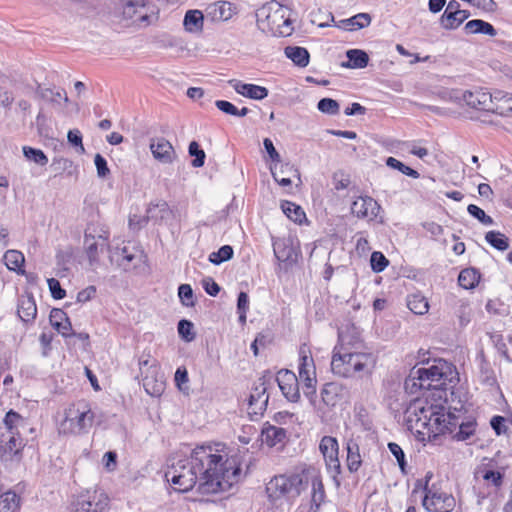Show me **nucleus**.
Here are the masks:
<instances>
[{
    "instance_id": "17",
    "label": "nucleus",
    "mask_w": 512,
    "mask_h": 512,
    "mask_svg": "<svg viewBox=\"0 0 512 512\" xmlns=\"http://www.w3.org/2000/svg\"><path fill=\"white\" fill-rule=\"evenodd\" d=\"M228 83L238 94L254 100H262L269 93L268 89L263 86L243 83L237 79H231Z\"/></svg>"
},
{
    "instance_id": "18",
    "label": "nucleus",
    "mask_w": 512,
    "mask_h": 512,
    "mask_svg": "<svg viewBox=\"0 0 512 512\" xmlns=\"http://www.w3.org/2000/svg\"><path fill=\"white\" fill-rule=\"evenodd\" d=\"M208 13L215 21H228L238 12L235 4L228 1H218L208 8Z\"/></svg>"
},
{
    "instance_id": "38",
    "label": "nucleus",
    "mask_w": 512,
    "mask_h": 512,
    "mask_svg": "<svg viewBox=\"0 0 512 512\" xmlns=\"http://www.w3.org/2000/svg\"><path fill=\"white\" fill-rule=\"evenodd\" d=\"M4 261L7 268L11 271H16L18 273L24 274V271L21 270V267L25 261L24 255L17 250H8L4 254Z\"/></svg>"
},
{
    "instance_id": "30",
    "label": "nucleus",
    "mask_w": 512,
    "mask_h": 512,
    "mask_svg": "<svg viewBox=\"0 0 512 512\" xmlns=\"http://www.w3.org/2000/svg\"><path fill=\"white\" fill-rule=\"evenodd\" d=\"M346 56L348 58V63L344 65L345 67L353 69H362L368 65L369 56L363 50L350 49L346 52Z\"/></svg>"
},
{
    "instance_id": "26",
    "label": "nucleus",
    "mask_w": 512,
    "mask_h": 512,
    "mask_svg": "<svg viewBox=\"0 0 512 512\" xmlns=\"http://www.w3.org/2000/svg\"><path fill=\"white\" fill-rule=\"evenodd\" d=\"M204 16L200 10H188L184 16L183 25L186 31L195 33L203 30Z\"/></svg>"
},
{
    "instance_id": "57",
    "label": "nucleus",
    "mask_w": 512,
    "mask_h": 512,
    "mask_svg": "<svg viewBox=\"0 0 512 512\" xmlns=\"http://www.w3.org/2000/svg\"><path fill=\"white\" fill-rule=\"evenodd\" d=\"M47 283H48V287H49L51 296L54 299L60 300L66 296V291L61 287V284L57 279L49 278L47 280Z\"/></svg>"
},
{
    "instance_id": "58",
    "label": "nucleus",
    "mask_w": 512,
    "mask_h": 512,
    "mask_svg": "<svg viewBox=\"0 0 512 512\" xmlns=\"http://www.w3.org/2000/svg\"><path fill=\"white\" fill-rule=\"evenodd\" d=\"M49 320L54 328H59L62 322L69 320V318L62 309L54 308L50 312Z\"/></svg>"
},
{
    "instance_id": "61",
    "label": "nucleus",
    "mask_w": 512,
    "mask_h": 512,
    "mask_svg": "<svg viewBox=\"0 0 512 512\" xmlns=\"http://www.w3.org/2000/svg\"><path fill=\"white\" fill-rule=\"evenodd\" d=\"M215 106L225 114L236 116L238 108L231 102L226 100H217Z\"/></svg>"
},
{
    "instance_id": "14",
    "label": "nucleus",
    "mask_w": 512,
    "mask_h": 512,
    "mask_svg": "<svg viewBox=\"0 0 512 512\" xmlns=\"http://www.w3.org/2000/svg\"><path fill=\"white\" fill-rule=\"evenodd\" d=\"M150 151L155 160L162 164H171L177 158L172 144L163 137H155L150 140Z\"/></svg>"
},
{
    "instance_id": "64",
    "label": "nucleus",
    "mask_w": 512,
    "mask_h": 512,
    "mask_svg": "<svg viewBox=\"0 0 512 512\" xmlns=\"http://www.w3.org/2000/svg\"><path fill=\"white\" fill-rule=\"evenodd\" d=\"M493 113L503 117H512V102H503L494 105Z\"/></svg>"
},
{
    "instance_id": "42",
    "label": "nucleus",
    "mask_w": 512,
    "mask_h": 512,
    "mask_svg": "<svg viewBox=\"0 0 512 512\" xmlns=\"http://www.w3.org/2000/svg\"><path fill=\"white\" fill-rule=\"evenodd\" d=\"M20 506V497L14 491H7L0 495V507L3 510L15 512Z\"/></svg>"
},
{
    "instance_id": "35",
    "label": "nucleus",
    "mask_w": 512,
    "mask_h": 512,
    "mask_svg": "<svg viewBox=\"0 0 512 512\" xmlns=\"http://www.w3.org/2000/svg\"><path fill=\"white\" fill-rule=\"evenodd\" d=\"M480 274L474 268L463 269L458 276V283L464 289H473L479 282Z\"/></svg>"
},
{
    "instance_id": "8",
    "label": "nucleus",
    "mask_w": 512,
    "mask_h": 512,
    "mask_svg": "<svg viewBox=\"0 0 512 512\" xmlns=\"http://www.w3.org/2000/svg\"><path fill=\"white\" fill-rule=\"evenodd\" d=\"M299 360L298 372L303 382V392L308 398H312L316 394V368L310 352L305 347L300 348Z\"/></svg>"
},
{
    "instance_id": "37",
    "label": "nucleus",
    "mask_w": 512,
    "mask_h": 512,
    "mask_svg": "<svg viewBox=\"0 0 512 512\" xmlns=\"http://www.w3.org/2000/svg\"><path fill=\"white\" fill-rule=\"evenodd\" d=\"M3 422L9 434L19 433V428H23L26 425V420L14 410L6 413Z\"/></svg>"
},
{
    "instance_id": "52",
    "label": "nucleus",
    "mask_w": 512,
    "mask_h": 512,
    "mask_svg": "<svg viewBox=\"0 0 512 512\" xmlns=\"http://www.w3.org/2000/svg\"><path fill=\"white\" fill-rule=\"evenodd\" d=\"M371 268L374 272L380 273L388 266L389 261L383 253L374 251L370 258Z\"/></svg>"
},
{
    "instance_id": "6",
    "label": "nucleus",
    "mask_w": 512,
    "mask_h": 512,
    "mask_svg": "<svg viewBox=\"0 0 512 512\" xmlns=\"http://www.w3.org/2000/svg\"><path fill=\"white\" fill-rule=\"evenodd\" d=\"M93 420L94 413L86 403L72 404L65 411V418L60 423L59 432L74 435L87 433L92 427Z\"/></svg>"
},
{
    "instance_id": "29",
    "label": "nucleus",
    "mask_w": 512,
    "mask_h": 512,
    "mask_svg": "<svg viewBox=\"0 0 512 512\" xmlns=\"http://www.w3.org/2000/svg\"><path fill=\"white\" fill-rule=\"evenodd\" d=\"M285 55L299 67H306L309 64L310 55L306 48L288 46L285 48Z\"/></svg>"
},
{
    "instance_id": "27",
    "label": "nucleus",
    "mask_w": 512,
    "mask_h": 512,
    "mask_svg": "<svg viewBox=\"0 0 512 512\" xmlns=\"http://www.w3.org/2000/svg\"><path fill=\"white\" fill-rule=\"evenodd\" d=\"M347 467L351 473L357 472L361 466L362 459L360 455L359 445L353 439L347 442Z\"/></svg>"
},
{
    "instance_id": "51",
    "label": "nucleus",
    "mask_w": 512,
    "mask_h": 512,
    "mask_svg": "<svg viewBox=\"0 0 512 512\" xmlns=\"http://www.w3.org/2000/svg\"><path fill=\"white\" fill-rule=\"evenodd\" d=\"M317 108L320 112L328 114V115H336L339 113V103L331 98H322L318 104Z\"/></svg>"
},
{
    "instance_id": "56",
    "label": "nucleus",
    "mask_w": 512,
    "mask_h": 512,
    "mask_svg": "<svg viewBox=\"0 0 512 512\" xmlns=\"http://www.w3.org/2000/svg\"><path fill=\"white\" fill-rule=\"evenodd\" d=\"M388 448L391 454L396 458L397 463L399 465V468L403 473H405V468L407 465L406 459H405V453L402 450V448L394 442L388 443Z\"/></svg>"
},
{
    "instance_id": "5",
    "label": "nucleus",
    "mask_w": 512,
    "mask_h": 512,
    "mask_svg": "<svg viewBox=\"0 0 512 512\" xmlns=\"http://www.w3.org/2000/svg\"><path fill=\"white\" fill-rule=\"evenodd\" d=\"M307 467L303 466L291 474H281L273 477L267 485L269 496L273 498L281 496L298 497L307 489Z\"/></svg>"
},
{
    "instance_id": "3",
    "label": "nucleus",
    "mask_w": 512,
    "mask_h": 512,
    "mask_svg": "<svg viewBox=\"0 0 512 512\" xmlns=\"http://www.w3.org/2000/svg\"><path fill=\"white\" fill-rule=\"evenodd\" d=\"M456 378V368L452 363L444 359H435L428 367H413L405 385L414 393L422 389H443Z\"/></svg>"
},
{
    "instance_id": "63",
    "label": "nucleus",
    "mask_w": 512,
    "mask_h": 512,
    "mask_svg": "<svg viewBox=\"0 0 512 512\" xmlns=\"http://www.w3.org/2000/svg\"><path fill=\"white\" fill-rule=\"evenodd\" d=\"M68 142L74 146L79 147L81 152H84V146L82 143L81 132L77 129L70 130L67 134Z\"/></svg>"
},
{
    "instance_id": "23",
    "label": "nucleus",
    "mask_w": 512,
    "mask_h": 512,
    "mask_svg": "<svg viewBox=\"0 0 512 512\" xmlns=\"http://www.w3.org/2000/svg\"><path fill=\"white\" fill-rule=\"evenodd\" d=\"M84 239L99 241L100 245L109 246V231L105 225L91 222L85 229Z\"/></svg>"
},
{
    "instance_id": "13",
    "label": "nucleus",
    "mask_w": 512,
    "mask_h": 512,
    "mask_svg": "<svg viewBox=\"0 0 512 512\" xmlns=\"http://www.w3.org/2000/svg\"><path fill=\"white\" fill-rule=\"evenodd\" d=\"M334 349L366 351L360 332L354 325L339 329L338 345H336Z\"/></svg>"
},
{
    "instance_id": "9",
    "label": "nucleus",
    "mask_w": 512,
    "mask_h": 512,
    "mask_svg": "<svg viewBox=\"0 0 512 512\" xmlns=\"http://www.w3.org/2000/svg\"><path fill=\"white\" fill-rule=\"evenodd\" d=\"M319 450L325 460L328 473L335 483L339 485L340 482L338 480V476L341 473V464L338 458L339 445L337 439L332 436L322 437L319 444Z\"/></svg>"
},
{
    "instance_id": "21",
    "label": "nucleus",
    "mask_w": 512,
    "mask_h": 512,
    "mask_svg": "<svg viewBox=\"0 0 512 512\" xmlns=\"http://www.w3.org/2000/svg\"><path fill=\"white\" fill-rule=\"evenodd\" d=\"M123 14L129 18H134L138 15L135 21L147 22L149 16L146 11H143L146 6V0H122Z\"/></svg>"
},
{
    "instance_id": "50",
    "label": "nucleus",
    "mask_w": 512,
    "mask_h": 512,
    "mask_svg": "<svg viewBox=\"0 0 512 512\" xmlns=\"http://www.w3.org/2000/svg\"><path fill=\"white\" fill-rule=\"evenodd\" d=\"M467 211L472 217L476 218L479 222L486 226L494 224V220L492 219V217L487 215L483 209H481L475 204L468 205Z\"/></svg>"
},
{
    "instance_id": "60",
    "label": "nucleus",
    "mask_w": 512,
    "mask_h": 512,
    "mask_svg": "<svg viewBox=\"0 0 512 512\" xmlns=\"http://www.w3.org/2000/svg\"><path fill=\"white\" fill-rule=\"evenodd\" d=\"M94 164L96 166L97 174L99 177H106L110 173L107 161L101 154L95 155Z\"/></svg>"
},
{
    "instance_id": "1",
    "label": "nucleus",
    "mask_w": 512,
    "mask_h": 512,
    "mask_svg": "<svg viewBox=\"0 0 512 512\" xmlns=\"http://www.w3.org/2000/svg\"><path fill=\"white\" fill-rule=\"evenodd\" d=\"M238 456L223 459L211 446H198L190 458L178 460L168 466L165 477L179 492H187L197 485L201 494L228 491L240 479Z\"/></svg>"
},
{
    "instance_id": "2",
    "label": "nucleus",
    "mask_w": 512,
    "mask_h": 512,
    "mask_svg": "<svg viewBox=\"0 0 512 512\" xmlns=\"http://www.w3.org/2000/svg\"><path fill=\"white\" fill-rule=\"evenodd\" d=\"M404 418L409 430L427 435L429 439L452 433L457 425L455 413L446 411L442 405L428 404L421 399L409 404Z\"/></svg>"
},
{
    "instance_id": "10",
    "label": "nucleus",
    "mask_w": 512,
    "mask_h": 512,
    "mask_svg": "<svg viewBox=\"0 0 512 512\" xmlns=\"http://www.w3.org/2000/svg\"><path fill=\"white\" fill-rule=\"evenodd\" d=\"M306 477L307 487L311 485V510L316 512L326 498L322 477L319 471L312 466L306 468Z\"/></svg>"
},
{
    "instance_id": "55",
    "label": "nucleus",
    "mask_w": 512,
    "mask_h": 512,
    "mask_svg": "<svg viewBox=\"0 0 512 512\" xmlns=\"http://www.w3.org/2000/svg\"><path fill=\"white\" fill-rule=\"evenodd\" d=\"M178 296L184 306H194L193 290L189 284H181L178 287Z\"/></svg>"
},
{
    "instance_id": "44",
    "label": "nucleus",
    "mask_w": 512,
    "mask_h": 512,
    "mask_svg": "<svg viewBox=\"0 0 512 512\" xmlns=\"http://www.w3.org/2000/svg\"><path fill=\"white\" fill-rule=\"evenodd\" d=\"M23 154L29 160L40 166H45L48 163V157L40 150L29 146L23 147Z\"/></svg>"
},
{
    "instance_id": "59",
    "label": "nucleus",
    "mask_w": 512,
    "mask_h": 512,
    "mask_svg": "<svg viewBox=\"0 0 512 512\" xmlns=\"http://www.w3.org/2000/svg\"><path fill=\"white\" fill-rule=\"evenodd\" d=\"M505 423L506 419L500 415L493 416L490 421V425L497 435H502L507 432Z\"/></svg>"
},
{
    "instance_id": "36",
    "label": "nucleus",
    "mask_w": 512,
    "mask_h": 512,
    "mask_svg": "<svg viewBox=\"0 0 512 512\" xmlns=\"http://www.w3.org/2000/svg\"><path fill=\"white\" fill-rule=\"evenodd\" d=\"M340 392L341 386L338 383L328 382L324 384L321 390L323 402L328 406H334L337 403Z\"/></svg>"
},
{
    "instance_id": "53",
    "label": "nucleus",
    "mask_w": 512,
    "mask_h": 512,
    "mask_svg": "<svg viewBox=\"0 0 512 512\" xmlns=\"http://www.w3.org/2000/svg\"><path fill=\"white\" fill-rule=\"evenodd\" d=\"M193 323L189 320L182 319L178 322V333L182 339L187 342L194 340Z\"/></svg>"
},
{
    "instance_id": "25",
    "label": "nucleus",
    "mask_w": 512,
    "mask_h": 512,
    "mask_svg": "<svg viewBox=\"0 0 512 512\" xmlns=\"http://www.w3.org/2000/svg\"><path fill=\"white\" fill-rule=\"evenodd\" d=\"M464 29L468 34H484L492 37L497 35V31L494 26L481 19L468 21L465 24Z\"/></svg>"
},
{
    "instance_id": "31",
    "label": "nucleus",
    "mask_w": 512,
    "mask_h": 512,
    "mask_svg": "<svg viewBox=\"0 0 512 512\" xmlns=\"http://www.w3.org/2000/svg\"><path fill=\"white\" fill-rule=\"evenodd\" d=\"M143 387L147 394L153 397H159L165 390V382L162 377L157 378L154 375H146L143 378Z\"/></svg>"
},
{
    "instance_id": "19",
    "label": "nucleus",
    "mask_w": 512,
    "mask_h": 512,
    "mask_svg": "<svg viewBox=\"0 0 512 512\" xmlns=\"http://www.w3.org/2000/svg\"><path fill=\"white\" fill-rule=\"evenodd\" d=\"M256 385L249 397V407L254 414H262L267 407L269 396L266 395V387L263 379Z\"/></svg>"
},
{
    "instance_id": "22",
    "label": "nucleus",
    "mask_w": 512,
    "mask_h": 512,
    "mask_svg": "<svg viewBox=\"0 0 512 512\" xmlns=\"http://www.w3.org/2000/svg\"><path fill=\"white\" fill-rule=\"evenodd\" d=\"M286 436L287 432L284 428L274 425L265 426L261 432L262 443H265L269 447H274L277 444L283 443Z\"/></svg>"
},
{
    "instance_id": "12",
    "label": "nucleus",
    "mask_w": 512,
    "mask_h": 512,
    "mask_svg": "<svg viewBox=\"0 0 512 512\" xmlns=\"http://www.w3.org/2000/svg\"><path fill=\"white\" fill-rule=\"evenodd\" d=\"M276 381L288 401L297 402L300 399L299 381L295 373L290 370H281L277 374Z\"/></svg>"
},
{
    "instance_id": "45",
    "label": "nucleus",
    "mask_w": 512,
    "mask_h": 512,
    "mask_svg": "<svg viewBox=\"0 0 512 512\" xmlns=\"http://www.w3.org/2000/svg\"><path fill=\"white\" fill-rule=\"evenodd\" d=\"M425 497L423 499V506L429 512L437 511V505L444 501L445 495L442 493L432 492L430 489H425Z\"/></svg>"
},
{
    "instance_id": "40",
    "label": "nucleus",
    "mask_w": 512,
    "mask_h": 512,
    "mask_svg": "<svg viewBox=\"0 0 512 512\" xmlns=\"http://www.w3.org/2000/svg\"><path fill=\"white\" fill-rule=\"evenodd\" d=\"M485 240L499 251H505L509 248V239L499 231H488Z\"/></svg>"
},
{
    "instance_id": "49",
    "label": "nucleus",
    "mask_w": 512,
    "mask_h": 512,
    "mask_svg": "<svg viewBox=\"0 0 512 512\" xmlns=\"http://www.w3.org/2000/svg\"><path fill=\"white\" fill-rule=\"evenodd\" d=\"M24 444L23 440L20 437L19 433H13L9 435V439L4 446L5 453H10L11 455H18L20 451L23 449Z\"/></svg>"
},
{
    "instance_id": "34",
    "label": "nucleus",
    "mask_w": 512,
    "mask_h": 512,
    "mask_svg": "<svg viewBox=\"0 0 512 512\" xmlns=\"http://www.w3.org/2000/svg\"><path fill=\"white\" fill-rule=\"evenodd\" d=\"M281 209L283 213L293 222L301 224L304 219H306V215L301 208V206L284 200L281 202Z\"/></svg>"
},
{
    "instance_id": "54",
    "label": "nucleus",
    "mask_w": 512,
    "mask_h": 512,
    "mask_svg": "<svg viewBox=\"0 0 512 512\" xmlns=\"http://www.w3.org/2000/svg\"><path fill=\"white\" fill-rule=\"evenodd\" d=\"M451 19L441 18V25L445 29H456L459 27L469 16L468 11H462L460 15H453Z\"/></svg>"
},
{
    "instance_id": "39",
    "label": "nucleus",
    "mask_w": 512,
    "mask_h": 512,
    "mask_svg": "<svg viewBox=\"0 0 512 512\" xmlns=\"http://www.w3.org/2000/svg\"><path fill=\"white\" fill-rule=\"evenodd\" d=\"M407 306L417 315H423L427 313L429 309L427 299L419 294L410 295L407 299Z\"/></svg>"
},
{
    "instance_id": "62",
    "label": "nucleus",
    "mask_w": 512,
    "mask_h": 512,
    "mask_svg": "<svg viewBox=\"0 0 512 512\" xmlns=\"http://www.w3.org/2000/svg\"><path fill=\"white\" fill-rule=\"evenodd\" d=\"M462 11L463 10L460 9V4L457 1L452 0L447 4V7L441 18L451 19L454 17L453 15H460Z\"/></svg>"
},
{
    "instance_id": "46",
    "label": "nucleus",
    "mask_w": 512,
    "mask_h": 512,
    "mask_svg": "<svg viewBox=\"0 0 512 512\" xmlns=\"http://www.w3.org/2000/svg\"><path fill=\"white\" fill-rule=\"evenodd\" d=\"M386 165L392 169H396L400 171L402 174L407 175L409 177H412L414 179H417L420 177V174L412 169L411 167L405 165L401 161L397 160L394 157H388L385 161Z\"/></svg>"
},
{
    "instance_id": "32",
    "label": "nucleus",
    "mask_w": 512,
    "mask_h": 512,
    "mask_svg": "<svg viewBox=\"0 0 512 512\" xmlns=\"http://www.w3.org/2000/svg\"><path fill=\"white\" fill-rule=\"evenodd\" d=\"M170 214V209L165 201H159L155 204H150L147 208V219L155 222H160L166 219Z\"/></svg>"
},
{
    "instance_id": "48",
    "label": "nucleus",
    "mask_w": 512,
    "mask_h": 512,
    "mask_svg": "<svg viewBox=\"0 0 512 512\" xmlns=\"http://www.w3.org/2000/svg\"><path fill=\"white\" fill-rule=\"evenodd\" d=\"M482 478L495 488H500L503 484L504 474L500 471L488 469L486 467L481 469Z\"/></svg>"
},
{
    "instance_id": "28",
    "label": "nucleus",
    "mask_w": 512,
    "mask_h": 512,
    "mask_svg": "<svg viewBox=\"0 0 512 512\" xmlns=\"http://www.w3.org/2000/svg\"><path fill=\"white\" fill-rule=\"evenodd\" d=\"M36 94L44 101L52 103V104H60L61 101L68 102V97L64 89L53 90L50 88H44L42 86H38L36 90Z\"/></svg>"
},
{
    "instance_id": "16",
    "label": "nucleus",
    "mask_w": 512,
    "mask_h": 512,
    "mask_svg": "<svg viewBox=\"0 0 512 512\" xmlns=\"http://www.w3.org/2000/svg\"><path fill=\"white\" fill-rule=\"evenodd\" d=\"M273 252L280 262L294 263L297 261L298 254L291 237L274 239Z\"/></svg>"
},
{
    "instance_id": "47",
    "label": "nucleus",
    "mask_w": 512,
    "mask_h": 512,
    "mask_svg": "<svg viewBox=\"0 0 512 512\" xmlns=\"http://www.w3.org/2000/svg\"><path fill=\"white\" fill-rule=\"evenodd\" d=\"M188 152L190 156L194 157L191 163L193 167L200 168L204 165L206 154L196 141L190 142Z\"/></svg>"
},
{
    "instance_id": "4",
    "label": "nucleus",
    "mask_w": 512,
    "mask_h": 512,
    "mask_svg": "<svg viewBox=\"0 0 512 512\" xmlns=\"http://www.w3.org/2000/svg\"><path fill=\"white\" fill-rule=\"evenodd\" d=\"M377 357L370 351H348L334 349L331 370L340 377H359L372 374Z\"/></svg>"
},
{
    "instance_id": "20",
    "label": "nucleus",
    "mask_w": 512,
    "mask_h": 512,
    "mask_svg": "<svg viewBox=\"0 0 512 512\" xmlns=\"http://www.w3.org/2000/svg\"><path fill=\"white\" fill-rule=\"evenodd\" d=\"M18 316L23 322H31L37 315V306L32 294L22 295L18 300Z\"/></svg>"
},
{
    "instance_id": "24",
    "label": "nucleus",
    "mask_w": 512,
    "mask_h": 512,
    "mask_svg": "<svg viewBox=\"0 0 512 512\" xmlns=\"http://www.w3.org/2000/svg\"><path fill=\"white\" fill-rule=\"evenodd\" d=\"M455 422L457 423L455 430L451 433L457 441H465L474 435L477 423L475 419L459 422V416L455 414Z\"/></svg>"
},
{
    "instance_id": "7",
    "label": "nucleus",
    "mask_w": 512,
    "mask_h": 512,
    "mask_svg": "<svg viewBox=\"0 0 512 512\" xmlns=\"http://www.w3.org/2000/svg\"><path fill=\"white\" fill-rule=\"evenodd\" d=\"M110 499L98 489H87L75 496L70 502L71 512H108Z\"/></svg>"
},
{
    "instance_id": "33",
    "label": "nucleus",
    "mask_w": 512,
    "mask_h": 512,
    "mask_svg": "<svg viewBox=\"0 0 512 512\" xmlns=\"http://www.w3.org/2000/svg\"><path fill=\"white\" fill-rule=\"evenodd\" d=\"M371 23V17L367 13H359L355 16L342 20L341 27L345 30L354 31L367 27Z\"/></svg>"
},
{
    "instance_id": "41",
    "label": "nucleus",
    "mask_w": 512,
    "mask_h": 512,
    "mask_svg": "<svg viewBox=\"0 0 512 512\" xmlns=\"http://www.w3.org/2000/svg\"><path fill=\"white\" fill-rule=\"evenodd\" d=\"M84 248L88 256L90 265H94L99 260V255L109 246H102L99 241L84 239Z\"/></svg>"
},
{
    "instance_id": "15",
    "label": "nucleus",
    "mask_w": 512,
    "mask_h": 512,
    "mask_svg": "<svg viewBox=\"0 0 512 512\" xmlns=\"http://www.w3.org/2000/svg\"><path fill=\"white\" fill-rule=\"evenodd\" d=\"M462 99L473 109L493 112L492 95L487 91L481 89L466 90L462 94Z\"/></svg>"
},
{
    "instance_id": "43",
    "label": "nucleus",
    "mask_w": 512,
    "mask_h": 512,
    "mask_svg": "<svg viewBox=\"0 0 512 512\" xmlns=\"http://www.w3.org/2000/svg\"><path fill=\"white\" fill-rule=\"evenodd\" d=\"M234 251L230 245H224L218 249L216 252H212L209 255V261L215 265H220L221 263L230 260L233 257Z\"/></svg>"
},
{
    "instance_id": "11",
    "label": "nucleus",
    "mask_w": 512,
    "mask_h": 512,
    "mask_svg": "<svg viewBox=\"0 0 512 512\" xmlns=\"http://www.w3.org/2000/svg\"><path fill=\"white\" fill-rule=\"evenodd\" d=\"M381 206L370 196H359L351 205V212L359 219L376 220Z\"/></svg>"
}]
</instances>
